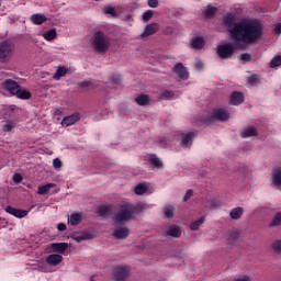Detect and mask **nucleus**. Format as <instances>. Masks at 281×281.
I'll list each match as a JSON object with an SVG mask.
<instances>
[{
    "mask_svg": "<svg viewBox=\"0 0 281 281\" xmlns=\"http://www.w3.org/2000/svg\"><path fill=\"white\" fill-rule=\"evenodd\" d=\"M222 24L226 27L229 37L235 43H246L254 45L262 38L265 34V25L258 19H244L236 22L235 13L224 15Z\"/></svg>",
    "mask_w": 281,
    "mask_h": 281,
    "instance_id": "1",
    "label": "nucleus"
},
{
    "mask_svg": "<svg viewBox=\"0 0 281 281\" xmlns=\"http://www.w3.org/2000/svg\"><path fill=\"white\" fill-rule=\"evenodd\" d=\"M139 211V205L133 203L121 205L120 212L114 216V224L124 225L125 223H128V221H133Z\"/></svg>",
    "mask_w": 281,
    "mask_h": 281,
    "instance_id": "2",
    "label": "nucleus"
},
{
    "mask_svg": "<svg viewBox=\"0 0 281 281\" xmlns=\"http://www.w3.org/2000/svg\"><path fill=\"white\" fill-rule=\"evenodd\" d=\"M92 46L97 54H106L111 48V37L102 31H97L92 37Z\"/></svg>",
    "mask_w": 281,
    "mask_h": 281,
    "instance_id": "3",
    "label": "nucleus"
},
{
    "mask_svg": "<svg viewBox=\"0 0 281 281\" xmlns=\"http://www.w3.org/2000/svg\"><path fill=\"white\" fill-rule=\"evenodd\" d=\"M16 47L12 42L4 41L0 43V63L5 64L12 60Z\"/></svg>",
    "mask_w": 281,
    "mask_h": 281,
    "instance_id": "4",
    "label": "nucleus"
},
{
    "mask_svg": "<svg viewBox=\"0 0 281 281\" xmlns=\"http://www.w3.org/2000/svg\"><path fill=\"white\" fill-rule=\"evenodd\" d=\"M229 120V112L225 109H214L206 116V122H227Z\"/></svg>",
    "mask_w": 281,
    "mask_h": 281,
    "instance_id": "5",
    "label": "nucleus"
},
{
    "mask_svg": "<svg viewBox=\"0 0 281 281\" xmlns=\"http://www.w3.org/2000/svg\"><path fill=\"white\" fill-rule=\"evenodd\" d=\"M217 56L222 58V60H227V58H232L234 56V53L236 52V47H234V44L226 43L221 44L217 46Z\"/></svg>",
    "mask_w": 281,
    "mask_h": 281,
    "instance_id": "6",
    "label": "nucleus"
},
{
    "mask_svg": "<svg viewBox=\"0 0 281 281\" xmlns=\"http://www.w3.org/2000/svg\"><path fill=\"white\" fill-rule=\"evenodd\" d=\"M128 267L117 266L113 269L112 278H114L116 281H124L126 278H128Z\"/></svg>",
    "mask_w": 281,
    "mask_h": 281,
    "instance_id": "7",
    "label": "nucleus"
},
{
    "mask_svg": "<svg viewBox=\"0 0 281 281\" xmlns=\"http://www.w3.org/2000/svg\"><path fill=\"white\" fill-rule=\"evenodd\" d=\"M2 87L10 93V95H16L21 85H19V82L14 81L13 79H5L2 82Z\"/></svg>",
    "mask_w": 281,
    "mask_h": 281,
    "instance_id": "8",
    "label": "nucleus"
},
{
    "mask_svg": "<svg viewBox=\"0 0 281 281\" xmlns=\"http://www.w3.org/2000/svg\"><path fill=\"white\" fill-rule=\"evenodd\" d=\"M4 212H7V214H11V216H15V218H25V216H27V214L30 213V211L23 209H15L11 205H8L4 209Z\"/></svg>",
    "mask_w": 281,
    "mask_h": 281,
    "instance_id": "9",
    "label": "nucleus"
},
{
    "mask_svg": "<svg viewBox=\"0 0 281 281\" xmlns=\"http://www.w3.org/2000/svg\"><path fill=\"white\" fill-rule=\"evenodd\" d=\"M113 236L117 240H126V238H128V236H131V229H128V227H126V226L116 228L113 232Z\"/></svg>",
    "mask_w": 281,
    "mask_h": 281,
    "instance_id": "10",
    "label": "nucleus"
},
{
    "mask_svg": "<svg viewBox=\"0 0 281 281\" xmlns=\"http://www.w3.org/2000/svg\"><path fill=\"white\" fill-rule=\"evenodd\" d=\"M76 122H80V113L76 112L61 120V126H74Z\"/></svg>",
    "mask_w": 281,
    "mask_h": 281,
    "instance_id": "11",
    "label": "nucleus"
},
{
    "mask_svg": "<svg viewBox=\"0 0 281 281\" xmlns=\"http://www.w3.org/2000/svg\"><path fill=\"white\" fill-rule=\"evenodd\" d=\"M173 71H175V74H177V76L179 78H181V80H188V78L190 77L188 69H186L183 67V64H181V63H178L175 65Z\"/></svg>",
    "mask_w": 281,
    "mask_h": 281,
    "instance_id": "12",
    "label": "nucleus"
},
{
    "mask_svg": "<svg viewBox=\"0 0 281 281\" xmlns=\"http://www.w3.org/2000/svg\"><path fill=\"white\" fill-rule=\"evenodd\" d=\"M194 137H196V132H188L186 134H182L181 136V144L184 148H188V146H192V142H194Z\"/></svg>",
    "mask_w": 281,
    "mask_h": 281,
    "instance_id": "13",
    "label": "nucleus"
},
{
    "mask_svg": "<svg viewBox=\"0 0 281 281\" xmlns=\"http://www.w3.org/2000/svg\"><path fill=\"white\" fill-rule=\"evenodd\" d=\"M63 262V255L52 254L46 257V265L49 267H58Z\"/></svg>",
    "mask_w": 281,
    "mask_h": 281,
    "instance_id": "14",
    "label": "nucleus"
},
{
    "mask_svg": "<svg viewBox=\"0 0 281 281\" xmlns=\"http://www.w3.org/2000/svg\"><path fill=\"white\" fill-rule=\"evenodd\" d=\"M244 102H245V95H243V92L234 91L231 94V104H233L234 106H238Z\"/></svg>",
    "mask_w": 281,
    "mask_h": 281,
    "instance_id": "15",
    "label": "nucleus"
},
{
    "mask_svg": "<svg viewBox=\"0 0 281 281\" xmlns=\"http://www.w3.org/2000/svg\"><path fill=\"white\" fill-rule=\"evenodd\" d=\"M159 30V24L151 23L146 25L145 31L142 33V37L146 38V36H153V34H157V31Z\"/></svg>",
    "mask_w": 281,
    "mask_h": 281,
    "instance_id": "16",
    "label": "nucleus"
},
{
    "mask_svg": "<svg viewBox=\"0 0 281 281\" xmlns=\"http://www.w3.org/2000/svg\"><path fill=\"white\" fill-rule=\"evenodd\" d=\"M50 248L53 249V251H55L57 254H65V251H67V249H69V244L53 243V244H50Z\"/></svg>",
    "mask_w": 281,
    "mask_h": 281,
    "instance_id": "17",
    "label": "nucleus"
},
{
    "mask_svg": "<svg viewBox=\"0 0 281 281\" xmlns=\"http://www.w3.org/2000/svg\"><path fill=\"white\" fill-rule=\"evenodd\" d=\"M30 19L34 25H43V23H45V21H47V16H45L44 14H41V13H34L31 15Z\"/></svg>",
    "mask_w": 281,
    "mask_h": 281,
    "instance_id": "18",
    "label": "nucleus"
},
{
    "mask_svg": "<svg viewBox=\"0 0 281 281\" xmlns=\"http://www.w3.org/2000/svg\"><path fill=\"white\" fill-rule=\"evenodd\" d=\"M14 95L19 100H30V98H32V92L20 86V88L18 89V93H15Z\"/></svg>",
    "mask_w": 281,
    "mask_h": 281,
    "instance_id": "19",
    "label": "nucleus"
},
{
    "mask_svg": "<svg viewBox=\"0 0 281 281\" xmlns=\"http://www.w3.org/2000/svg\"><path fill=\"white\" fill-rule=\"evenodd\" d=\"M147 161L150 166H154V168H164V161H161L155 154H150Z\"/></svg>",
    "mask_w": 281,
    "mask_h": 281,
    "instance_id": "20",
    "label": "nucleus"
},
{
    "mask_svg": "<svg viewBox=\"0 0 281 281\" xmlns=\"http://www.w3.org/2000/svg\"><path fill=\"white\" fill-rule=\"evenodd\" d=\"M68 223H70L72 227H76V225H80V223H82V213H72L68 217Z\"/></svg>",
    "mask_w": 281,
    "mask_h": 281,
    "instance_id": "21",
    "label": "nucleus"
},
{
    "mask_svg": "<svg viewBox=\"0 0 281 281\" xmlns=\"http://www.w3.org/2000/svg\"><path fill=\"white\" fill-rule=\"evenodd\" d=\"M67 74H69V68L65 66H59L56 72L54 74L53 78L54 80H60L63 77L67 76Z\"/></svg>",
    "mask_w": 281,
    "mask_h": 281,
    "instance_id": "22",
    "label": "nucleus"
},
{
    "mask_svg": "<svg viewBox=\"0 0 281 281\" xmlns=\"http://www.w3.org/2000/svg\"><path fill=\"white\" fill-rule=\"evenodd\" d=\"M135 102L138 103L139 106H148V104H150V97L148 94H139L135 98Z\"/></svg>",
    "mask_w": 281,
    "mask_h": 281,
    "instance_id": "23",
    "label": "nucleus"
},
{
    "mask_svg": "<svg viewBox=\"0 0 281 281\" xmlns=\"http://www.w3.org/2000/svg\"><path fill=\"white\" fill-rule=\"evenodd\" d=\"M167 236H171V238H180L181 237V228L177 225H171L167 231Z\"/></svg>",
    "mask_w": 281,
    "mask_h": 281,
    "instance_id": "24",
    "label": "nucleus"
},
{
    "mask_svg": "<svg viewBox=\"0 0 281 281\" xmlns=\"http://www.w3.org/2000/svg\"><path fill=\"white\" fill-rule=\"evenodd\" d=\"M191 46L193 49H203V47H205V40L201 36L194 37Z\"/></svg>",
    "mask_w": 281,
    "mask_h": 281,
    "instance_id": "25",
    "label": "nucleus"
},
{
    "mask_svg": "<svg viewBox=\"0 0 281 281\" xmlns=\"http://www.w3.org/2000/svg\"><path fill=\"white\" fill-rule=\"evenodd\" d=\"M272 183L277 187L281 186V167L272 171Z\"/></svg>",
    "mask_w": 281,
    "mask_h": 281,
    "instance_id": "26",
    "label": "nucleus"
},
{
    "mask_svg": "<svg viewBox=\"0 0 281 281\" xmlns=\"http://www.w3.org/2000/svg\"><path fill=\"white\" fill-rule=\"evenodd\" d=\"M92 238H93V234L83 232L80 235H76L74 237V240H76V243H82L85 240H92Z\"/></svg>",
    "mask_w": 281,
    "mask_h": 281,
    "instance_id": "27",
    "label": "nucleus"
},
{
    "mask_svg": "<svg viewBox=\"0 0 281 281\" xmlns=\"http://www.w3.org/2000/svg\"><path fill=\"white\" fill-rule=\"evenodd\" d=\"M243 213H244L243 207L237 206V207L231 210L229 216H231V218H233V221H238V218H241Z\"/></svg>",
    "mask_w": 281,
    "mask_h": 281,
    "instance_id": "28",
    "label": "nucleus"
},
{
    "mask_svg": "<svg viewBox=\"0 0 281 281\" xmlns=\"http://www.w3.org/2000/svg\"><path fill=\"white\" fill-rule=\"evenodd\" d=\"M239 237H240V232H238V229H232L228 233L227 240L228 243H231V245H236V240H238Z\"/></svg>",
    "mask_w": 281,
    "mask_h": 281,
    "instance_id": "29",
    "label": "nucleus"
},
{
    "mask_svg": "<svg viewBox=\"0 0 281 281\" xmlns=\"http://www.w3.org/2000/svg\"><path fill=\"white\" fill-rule=\"evenodd\" d=\"M100 82L95 80H90V81H82L79 83V87L81 89H95L99 87Z\"/></svg>",
    "mask_w": 281,
    "mask_h": 281,
    "instance_id": "30",
    "label": "nucleus"
},
{
    "mask_svg": "<svg viewBox=\"0 0 281 281\" xmlns=\"http://www.w3.org/2000/svg\"><path fill=\"white\" fill-rule=\"evenodd\" d=\"M258 136V130L256 127H247L243 131L241 137H257Z\"/></svg>",
    "mask_w": 281,
    "mask_h": 281,
    "instance_id": "31",
    "label": "nucleus"
},
{
    "mask_svg": "<svg viewBox=\"0 0 281 281\" xmlns=\"http://www.w3.org/2000/svg\"><path fill=\"white\" fill-rule=\"evenodd\" d=\"M52 188H56V184H54V183H47V184H44V186H40V187H38L37 194H41V195L48 194V193H49V190H52Z\"/></svg>",
    "mask_w": 281,
    "mask_h": 281,
    "instance_id": "32",
    "label": "nucleus"
},
{
    "mask_svg": "<svg viewBox=\"0 0 281 281\" xmlns=\"http://www.w3.org/2000/svg\"><path fill=\"white\" fill-rule=\"evenodd\" d=\"M56 36V29H50L43 33V38L48 42L55 41Z\"/></svg>",
    "mask_w": 281,
    "mask_h": 281,
    "instance_id": "33",
    "label": "nucleus"
},
{
    "mask_svg": "<svg viewBox=\"0 0 281 281\" xmlns=\"http://www.w3.org/2000/svg\"><path fill=\"white\" fill-rule=\"evenodd\" d=\"M135 194L142 195L148 192V186L146 183H138L134 189Z\"/></svg>",
    "mask_w": 281,
    "mask_h": 281,
    "instance_id": "34",
    "label": "nucleus"
},
{
    "mask_svg": "<svg viewBox=\"0 0 281 281\" xmlns=\"http://www.w3.org/2000/svg\"><path fill=\"white\" fill-rule=\"evenodd\" d=\"M203 223H205V216H202V217L198 218L196 221L192 222L190 224V229H192V232H196V229H199V227H201V225H203Z\"/></svg>",
    "mask_w": 281,
    "mask_h": 281,
    "instance_id": "35",
    "label": "nucleus"
},
{
    "mask_svg": "<svg viewBox=\"0 0 281 281\" xmlns=\"http://www.w3.org/2000/svg\"><path fill=\"white\" fill-rule=\"evenodd\" d=\"M164 214H165L166 218H175V206L166 205L164 207Z\"/></svg>",
    "mask_w": 281,
    "mask_h": 281,
    "instance_id": "36",
    "label": "nucleus"
},
{
    "mask_svg": "<svg viewBox=\"0 0 281 281\" xmlns=\"http://www.w3.org/2000/svg\"><path fill=\"white\" fill-rule=\"evenodd\" d=\"M99 216H109L111 214V206L109 205H101L98 209Z\"/></svg>",
    "mask_w": 281,
    "mask_h": 281,
    "instance_id": "37",
    "label": "nucleus"
},
{
    "mask_svg": "<svg viewBox=\"0 0 281 281\" xmlns=\"http://www.w3.org/2000/svg\"><path fill=\"white\" fill-rule=\"evenodd\" d=\"M204 14L206 18H212V16H216V8L209 5L205 10H204Z\"/></svg>",
    "mask_w": 281,
    "mask_h": 281,
    "instance_id": "38",
    "label": "nucleus"
},
{
    "mask_svg": "<svg viewBox=\"0 0 281 281\" xmlns=\"http://www.w3.org/2000/svg\"><path fill=\"white\" fill-rule=\"evenodd\" d=\"M280 66H281V56L277 55L270 61V67L271 69H276V67H280Z\"/></svg>",
    "mask_w": 281,
    "mask_h": 281,
    "instance_id": "39",
    "label": "nucleus"
},
{
    "mask_svg": "<svg viewBox=\"0 0 281 281\" xmlns=\"http://www.w3.org/2000/svg\"><path fill=\"white\" fill-rule=\"evenodd\" d=\"M15 126H16V124H14V122L8 121V122L3 125L2 131H3L4 133H10V131H12V128H14Z\"/></svg>",
    "mask_w": 281,
    "mask_h": 281,
    "instance_id": "40",
    "label": "nucleus"
},
{
    "mask_svg": "<svg viewBox=\"0 0 281 281\" xmlns=\"http://www.w3.org/2000/svg\"><path fill=\"white\" fill-rule=\"evenodd\" d=\"M247 82L248 85H252L254 87H256V85L260 82V79H258V75H251L250 77H248Z\"/></svg>",
    "mask_w": 281,
    "mask_h": 281,
    "instance_id": "41",
    "label": "nucleus"
},
{
    "mask_svg": "<svg viewBox=\"0 0 281 281\" xmlns=\"http://www.w3.org/2000/svg\"><path fill=\"white\" fill-rule=\"evenodd\" d=\"M175 98V92L167 90L160 95V100H172Z\"/></svg>",
    "mask_w": 281,
    "mask_h": 281,
    "instance_id": "42",
    "label": "nucleus"
},
{
    "mask_svg": "<svg viewBox=\"0 0 281 281\" xmlns=\"http://www.w3.org/2000/svg\"><path fill=\"white\" fill-rule=\"evenodd\" d=\"M271 227H278V225H281V213H277L271 222Z\"/></svg>",
    "mask_w": 281,
    "mask_h": 281,
    "instance_id": "43",
    "label": "nucleus"
},
{
    "mask_svg": "<svg viewBox=\"0 0 281 281\" xmlns=\"http://www.w3.org/2000/svg\"><path fill=\"white\" fill-rule=\"evenodd\" d=\"M271 247L276 254H281V240L280 239L274 240L273 244L271 245Z\"/></svg>",
    "mask_w": 281,
    "mask_h": 281,
    "instance_id": "44",
    "label": "nucleus"
},
{
    "mask_svg": "<svg viewBox=\"0 0 281 281\" xmlns=\"http://www.w3.org/2000/svg\"><path fill=\"white\" fill-rule=\"evenodd\" d=\"M103 11H104V14H111V16H117V12L113 7H109V5L104 7Z\"/></svg>",
    "mask_w": 281,
    "mask_h": 281,
    "instance_id": "45",
    "label": "nucleus"
},
{
    "mask_svg": "<svg viewBox=\"0 0 281 281\" xmlns=\"http://www.w3.org/2000/svg\"><path fill=\"white\" fill-rule=\"evenodd\" d=\"M153 14H154L153 10H147V11H145V12L143 13V21H144L145 23H148V21H149L150 19H153Z\"/></svg>",
    "mask_w": 281,
    "mask_h": 281,
    "instance_id": "46",
    "label": "nucleus"
},
{
    "mask_svg": "<svg viewBox=\"0 0 281 281\" xmlns=\"http://www.w3.org/2000/svg\"><path fill=\"white\" fill-rule=\"evenodd\" d=\"M241 63H251V54L249 53H243L240 55Z\"/></svg>",
    "mask_w": 281,
    "mask_h": 281,
    "instance_id": "47",
    "label": "nucleus"
},
{
    "mask_svg": "<svg viewBox=\"0 0 281 281\" xmlns=\"http://www.w3.org/2000/svg\"><path fill=\"white\" fill-rule=\"evenodd\" d=\"M53 167L55 170H59V168H63V161H60V158H55L53 160Z\"/></svg>",
    "mask_w": 281,
    "mask_h": 281,
    "instance_id": "48",
    "label": "nucleus"
},
{
    "mask_svg": "<svg viewBox=\"0 0 281 281\" xmlns=\"http://www.w3.org/2000/svg\"><path fill=\"white\" fill-rule=\"evenodd\" d=\"M162 34H165L166 36H170V34H175V27L172 26H166L162 30Z\"/></svg>",
    "mask_w": 281,
    "mask_h": 281,
    "instance_id": "49",
    "label": "nucleus"
},
{
    "mask_svg": "<svg viewBox=\"0 0 281 281\" xmlns=\"http://www.w3.org/2000/svg\"><path fill=\"white\" fill-rule=\"evenodd\" d=\"M193 194H194V191H193L192 189H189V190L187 191V193L184 194V196H183V201H184V202H186V201H190V199H192Z\"/></svg>",
    "mask_w": 281,
    "mask_h": 281,
    "instance_id": "50",
    "label": "nucleus"
},
{
    "mask_svg": "<svg viewBox=\"0 0 281 281\" xmlns=\"http://www.w3.org/2000/svg\"><path fill=\"white\" fill-rule=\"evenodd\" d=\"M147 5L149 8H158L159 7V0H147Z\"/></svg>",
    "mask_w": 281,
    "mask_h": 281,
    "instance_id": "51",
    "label": "nucleus"
},
{
    "mask_svg": "<svg viewBox=\"0 0 281 281\" xmlns=\"http://www.w3.org/2000/svg\"><path fill=\"white\" fill-rule=\"evenodd\" d=\"M13 181H14V183H21L23 181V177L19 173H15L13 176Z\"/></svg>",
    "mask_w": 281,
    "mask_h": 281,
    "instance_id": "52",
    "label": "nucleus"
},
{
    "mask_svg": "<svg viewBox=\"0 0 281 281\" xmlns=\"http://www.w3.org/2000/svg\"><path fill=\"white\" fill-rule=\"evenodd\" d=\"M57 229L58 232H65V229H67V225H65V223H59L57 225Z\"/></svg>",
    "mask_w": 281,
    "mask_h": 281,
    "instance_id": "53",
    "label": "nucleus"
},
{
    "mask_svg": "<svg viewBox=\"0 0 281 281\" xmlns=\"http://www.w3.org/2000/svg\"><path fill=\"white\" fill-rule=\"evenodd\" d=\"M120 80H121L120 76L117 75L112 76V82H114V85H119Z\"/></svg>",
    "mask_w": 281,
    "mask_h": 281,
    "instance_id": "54",
    "label": "nucleus"
},
{
    "mask_svg": "<svg viewBox=\"0 0 281 281\" xmlns=\"http://www.w3.org/2000/svg\"><path fill=\"white\" fill-rule=\"evenodd\" d=\"M274 32H276L277 34H281V23H278V24L276 25Z\"/></svg>",
    "mask_w": 281,
    "mask_h": 281,
    "instance_id": "55",
    "label": "nucleus"
},
{
    "mask_svg": "<svg viewBox=\"0 0 281 281\" xmlns=\"http://www.w3.org/2000/svg\"><path fill=\"white\" fill-rule=\"evenodd\" d=\"M16 109V105H7L5 111H14Z\"/></svg>",
    "mask_w": 281,
    "mask_h": 281,
    "instance_id": "56",
    "label": "nucleus"
},
{
    "mask_svg": "<svg viewBox=\"0 0 281 281\" xmlns=\"http://www.w3.org/2000/svg\"><path fill=\"white\" fill-rule=\"evenodd\" d=\"M40 271H43V273H47V267L41 266Z\"/></svg>",
    "mask_w": 281,
    "mask_h": 281,
    "instance_id": "57",
    "label": "nucleus"
},
{
    "mask_svg": "<svg viewBox=\"0 0 281 281\" xmlns=\"http://www.w3.org/2000/svg\"><path fill=\"white\" fill-rule=\"evenodd\" d=\"M56 114H57V115H60V110H56Z\"/></svg>",
    "mask_w": 281,
    "mask_h": 281,
    "instance_id": "58",
    "label": "nucleus"
},
{
    "mask_svg": "<svg viewBox=\"0 0 281 281\" xmlns=\"http://www.w3.org/2000/svg\"><path fill=\"white\" fill-rule=\"evenodd\" d=\"M95 1H100V0H95Z\"/></svg>",
    "mask_w": 281,
    "mask_h": 281,
    "instance_id": "59",
    "label": "nucleus"
}]
</instances>
